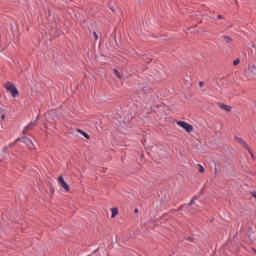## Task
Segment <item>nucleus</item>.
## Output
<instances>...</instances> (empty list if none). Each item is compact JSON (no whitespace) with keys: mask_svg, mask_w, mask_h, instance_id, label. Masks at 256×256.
Segmentation results:
<instances>
[{"mask_svg":"<svg viewBox=\"0 0 256 256\" xmlns=\"http://www.w3.org/2000/svg\"><path fill=\"white\" fill-rule=\"evenodd\" d=\"M176 124L182 127V129L186 130L187 132L194 131V126H192V124L190 123H187L186 121H178L176 122Z\"/></svg>","mask_w":256,"mask_h":256,"instance_id":"3","label":"nucleus"},{"mask_svg":"<svg viewBox=\"0 0 256 256\" xmlns=\"http://www.w3.org/2000/svg\"><path fill=\"white\" fill-rule=\"evenodd\" d=\"M252 68L256 69V66H255V65H253V67H252Z\"/></svg>","mask_w":256,"mask_h":256,"instance_id":"22","label":"nucleus"},{"mask_svg":"<svg viewBox=\"0 0 256 256\" xmlns=\"http://www.w3.org/2000/svg\"><path fill=\"white\" fill-rule=\"evenodd\" d=\"M222 42L231 43V42H233V38H230V36L223 35L222 36Z\"/></svg>","mask_w":256,"mask_h":256,"instance_id":"8","label":"nucleus"},{"mask_svg":"<svg viewBox=\"0 0 256 256\" xmlns=\"http://www.w3.org/2000/svg\"><path fill=\"white\" fill-rule=\"evenodd\" d=\"M252 195L256 199V191H254Z\"/></svg>","mask_w":256,"mask_h":256,"instance_id":"18","label":"nucleus"},{"mask_svg":"<svg viewBox=\"0 0 256 256\" xmlns=\"http://www.w3.org/2000/svg\"><path fill=\"white\" fill-rule=\"evenodd\" d=\"M199 86H200V87H203V86H204V82H203V81H200Z\"/></svg>","mask_w":256,"mask_h":256,"instance_id":"17","label":"nucleus"},{"mask_svg":"<svg viewBox=\"0 0 256 256\" xmlns=\"http://www.w3.org/2000/svg\"><path fill=\"white\" fill-rule=\"evenodd\" d=\"M138 210L136 209L135 212H137Z\"/></svg>","mask_w":256,"mask_h":256,"instance_id":"24","label":"nucleus"},{"mask_svg":"<svg viewBox=\"0 0 256 256\" xmlns=\"http://www.w3.org/2000/svg\"><path fill=\"white\" fill-rule=\"evenodd\" d=\"M36 125H37V118L35 121H32L29 124H27V126L24 128V131H29L33 129V127H35Z\"/></svg>","mask_w":256,"mask_h":256,"instance_id":"7","label":"nucleus"},{"mask_svg":"<svg viewBox=\"0 0 256 256\" xmlns=\"http://www.w3.org/2000/svg\"><path fill=\"white\" fill-rule=\"evenodd\" d=\"M218 107L221 110H225L226 112H230L232 110V107L228 106L227 104L219 103Z\"/></svg>","mask_w":256,"mask_h":256,"instance_id":"6","label":"nucleus"},{"mask_svg":"<svg viewBox=\"0 0 256 256\" xmlns=\"http://www.w3.org/2000/svg\"><path fill=\"white\" fill-rule=\"evenodd\" d=\"M239 63H240V59H235L233 62L234 66H237Z\"/></svg>","mask_w":256,"mask_h":256,"instance_id":"13","label":"nucleus"},{"mask_svg":"<svg viewBox=\"0 0 256 256\" xmlns=\"http://www.w3.org/2000/svg\"><path fill=\"white\" fill-rule=\"evenodd\" d=\"M0 161H2V158H0Z\"/></svg>","mask_w":256,"mask_h":256,"instance_id":"23","label":"nucleus"},{"mask_svg":"<svg viewBox=\"0 0 256 256\" xmlns=\"http://www.w3.org/2000/svg\"><path fill=\"white\" fill-rule=\"evenodd\" d=\"M18 141H22V143L26 144V146L28 147V149L33 150L35 149V145L33 144V141L30 140V138H17L15 140V143H17Z\"/></svg>","mask_w":256,"mask_h":256,"instance_id":"4","label":"nucleus"},{"mask_svg":"<svg viewBox=\"0 0 256 256\" xmlns=\"http://www.w3.org/2000/svg\"><path fill=\"white\" fill-rule=\"evenodd\" d=\"M252 48L256 49V45H255V44H252Z\"/></svg>","mask_w":256,"mask_h":256,"instance_id":"20","label":"nucleus"},{"mask_svg":"<svg viewBox=\"0 0 256 256\" xmlns=\"http://www.w3.org/2000/svg\"><path fill=\"white\" fill-rule=\"evenodd\" d=\"M5 89L11 93L13 97H17L19 95V90L15 86V84L11 82H6Z\"/></svg>","mask_w":256,"mask_h":256,"instance_id":"1","label":"nucleus"},{"mask_svg":"<svg viewBox=\"0 0 256 256\" xmlns=\"http://www.w3.org/2000/svg\"><path fill=\"white\" fill-rule=\"evenodd\" d=\"M218 19H223V16H221V15H218Z\"/></svg>","mask_w":256,"mask_h":256,"instance_id":"19","label":"nucleus"},{"mask_svg":"<svg viewBox=\"0 0 256 256\" xmlns=\"http://www.w3.org/2000/svg\"><path fill=\"white\" fill-rule=\"evenodd\" d=\"M6 118V113L4 109L0 108V120L4 121Z\"/></svg>","mask_w":256,"mask_h":256,"instance_id":"9","label":"nucleus"},{"mask_svg":"<svg viewBox=\"0 0 256 256\" xmlns=\"http://www.w3.org/2000/svg\"><path fill=\"white\" fill-rule=\"evenodd\" d=\"M234 139L237 141L238 144L242 145V147H244V149L248 150L251 157L254 158L253 151L249 147L248 143L245 140H243V138L236 136Z\"/></svg>","mask_w":256,"mask_h":256,"instance_id":"2","label":"nucleus"},{"mask_svg":"<svg viewBox=\"0 0 256 256\" xmlns=\"http://www.w3.org/2000/svg\"><path fill=\"white\" fill-rule=\"evenodd\" d=\"M118 214V209L117 208H112L111 209V217L114 218Z\"/></svg>","mask_w":256,"mask_h":256,"instance_id":"11","label":"nucleus"},{"mask_svg":"<svg viewBox=\"0 0 256 256\" xmlns=\"http://www.w3.org/2000/svg\"><path fill=\"white\" fill-rule=\"evenodd\" d=\"M200 166V173H205V169H204V167L202 166V165H199Z\"/></svg>","mask_w":256,"mask_h":256,"instance_id":"14","label":"nucleus"},{"mask_svg":"<svg viewBox=\"0 0 256 256\" xmlns=\"http://www.w3.org/2000/svg\"><path fill=\"white\" fill-rule=\"evenodd\" d=\"M94 37H95V39H96V41H98V39H99V35L96 33V31H94Z\"/></svg>","mask_w":256,"mask_h":256,"instance_id":"15","label":"nucleus"},{"mask_svg":"<svg viewBox=\"0 0 256 256\" xmlns=\"http://www.w3.org/2000/svg\"><path fill=\"white\" fill-rule=\"evenodd\" d=\"M77 132H79L81 135H83L85 137V139H90V136L88 135V133L80 130L79 128H78Z\"/></svg>","mask_w":256,"mask_h":256,"instance_id":"10","label":"nucleus"},{"mask_svg":"<svg viewBox=\"0 0 256 256\" xmlns=\"http://www.w3.org/2000/svg\"><path fill=\"white\" fill-rule=\"evenodd\" d=\"M254 252H256V250H254Z\"/></svg>","mask_w":256,"mask_h":256,"instance_id":"25","label":"nucleus"},{"mask_svg":"<svg viewBox=\"0 0 256 256\" xmlns=\"http://www.w3.org/2000/svg\"><path fill=\"white\" fill-rule=\"evenodd\" d=\"M58 184L60 185L61 188L64 189V192H70V186L63 179V176H58Z\"/></svg>","mask_w":256,"mask_h":256,"instance_id":"5","label":"nucleus"},{"mask_svg":"<svg viewBox=\"0 0 256 256\" xmlns=\"http://www.w3.org/2000/svg\"><path fill=\"white\" fill-rule=\"evenodd\" d=\"M114 74H115L118 78H121L120 72H118L117 69H114Z\"/></svg>","mask_w":256,"mask_h":256,"instance_id":"12","label":"nucleus"},{"mask_svg":"<svg viewBox=\"0 0 256 256\" xmlns=\"http://www.w3.org/2000/svg\"><path fill=\"white\" fill-rule=\"evenodd\" d=\"M195 203V199H192L191 201H190V203L188 204V206H191L192 204H194Z\"/></svg>","mask_w":256,"mask_h":256,"instance_id":"16","label":"nucleus"},{"mask_svg":"<svg viewBox=\"0 0 256 256\" xmlns=\"http://www.w3.org/2000/svg\"><path fill=\"white\" fill-rule=\"evenodd\" d=\"M6 149H7V146H5V147L3 148V151H6Z\"/></svg>","mask_w":256,"mask_h":256,"instance_id":"21","label":"nucleus"}]
</instances>
